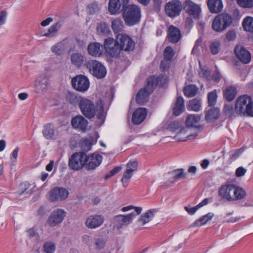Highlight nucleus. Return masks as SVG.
Wrapping results in <instances>:
<instances>
[{
    "label": "nucleus",
    "instance_id": "nucleus-1",
    "mask_svg": "<svg viewBox=\"0 0 253 253\" xmlns=\"http://www.w3.org/2000/svg\"><path fill=\"white\" fill-rule=\"evenodd\" d=\"M78 102L80 110L85 118L91 119L96 115L98 119H101L103 117L104 104L101 101L95 104L92 100L85 97H81Z\"/></svg>",
    "mask_w": 253,
    "mask_h": 253
},
{
    "label": "nucleus",
    "instance_id": "nucleus-2",
    "mask_svg": "<svg viewBox=\"0 0 253 253\" xmlns=\"http://www.w3.org/2000/svg\"><path fill=\"white\" fill-rule=\"evenodd\" d=\"M123 18L126 25L132 26L140 22L141 9L135 4L127 5L124 10Z\"/></svg>",
    "mask_w": 253,
    "mask_h": 253
},
{
    "label": "nucleus",
    "instance_id": "nucleus-3",
    "mask_svg": "<svg viewBox=\"0 0 253 253\" xmlns=\"http://www.w3.org/2000/svg\"><path fill=\"white\" fill-rule=\"evenodd\" d=\"M232 23V17L226 13L218 14L213 19L212 23V29L217 32L224 31Z\"/></svg>",
    "mask_w": 253,
    "mask_h": 253
},
{
    "label": "nucleus",
    "instance_id": "nucleus-4",
    "mask_svg": "<svg viewBox=\"0 0 253 253\" xmlns=\"http://www.w3.org/2000/svg\"><path fill=\"white\" fill-rule=\"evenodd\" d=\"M85 66L89 72L97 79H102L106 75V69L104 66L96 60L88 61Z\"/></svg>",
    "mask_w": 253,
    "mask_h": 253
},
{
    "label": "nucleus",
    "instance_id": "nucleus-5",
    "mask_svg": "<svg viewBox=\"0 0 253 253\" xmlns=\"http://www.w3.org/2000/svg\"><path fill=\"white\" fill-rule=\"evenodd\" d=\"M86 154L83 152L74 153L69 160V167L74 170H79L84 168Z\"/></svg>",
    "mask_w": 253,
    "mask_h": 253
},
{
    "label": "nucleus",
    "instance_id": "nucleus-6",
    "mask_svg": "<svg viewBox=\"0 0 253 253\" xmlns=\"http://www.w3.org/2000/svg\"><path fill=\"white\" fill-rule=\"evenodd\" d=\"M252 98L248 95H240L238 97L235 105L236 113L241 116H245L249 106L252 101Z\"/></svg>",
    "mask_w": 253,
    "mask_h": 253
},
{
    "label": "nucleus",
    "instance_id": "nucleus-7",
    "mask_svg": "<svg viewBox=\"0 0 253 253\" xmlns=\"http://www.w3.org/2000/svg\"><path fill=\"white\" fill-rule=\"evenodd\" d=\"M104 48L107 53L112 57H117L120 55L121 49L117 39L116 40L112 38L105 39Z\"/></svg>",
    "mask_w": 253,
    "mask_h": 253
},
{
    "label": "nucleus",
    "instance_id": "nucleus-8",
    "mask_svg": "<svg viewBox=\"0 0 253 253\" xmlns=\"http://www.w3.org/2000/svg\"><path fill=\"white\" fill-rule=\"evenodd\" d=\"M116 39L119 43L121 50L126 51L132 50L135 46V42L132 39L125 34H118Z\"/></svg>",
    "mask_w": 253,
    "mask_h": 253
},
{
    "label": "nucleus",
    "instance_id": "nucleus-9",
    "mask_svg": "<svg viewBox=\"0 0 253 253\" xmlns=\"http://www.w3.org/2000/svg\"><path fill=\"white\" fill-rule=\"evenodd\" d=\"M152 78H148L147 80V84L143 88H141L136 96V101L140 104L143 105L147 102L149 95L154 91V87L150 85V83Z\"/></svg>",
    "mask_w": 253,
    "mask_h": 253
},
{
    "label": "nucleus",
    "instance_id": "nucleus-10",
    "mask_svg": "<svg viewBox=\"0 0 253 253\" xmlns=\"http://www.w3.org/2000/svg\"><path fill=\"white\" fill-rule=\"evenodd\" d=\"M72 85L74 89L84 92L87 90L89 86V82L84 76L80 75L74 77L71 81Z\"/></svg>",
    "mask_w": 253,
    "mask_h": 253
},
{
    "label": "nucleus",
    "instance_id": "nucleus-11",
    "mask_svg": "<svg viewBox=\"0 0 253 253\" xmlns=\"http://www.w3.org/2000/svg\"><path fill=\"white\" fill-rule=\"evenodd\" d=\"M182 10L181 2L178 0H173L168 3L165 6V11L170 17L174 18L178 16Z\"/></svg>",
    "mask_w": 253,
    "mask_h": 253
},
{
    "label": "nucleus",
    "instance_id": "nucleus-12",
    "mask_svg": "<svg viewBox=\"0 0 253 253\" xmlns=\"http://www.w3.org/2000/svg\"><path fill=\"white\" fill-rule=\"evenodd\" d=\"M68 191L63 187H55L49 192V199L51 202L65 200L68 196Z\"/></svg>",
    "mask_w": 253,
    "mask_h": 253
},
{
    "label": "nucleus",
    "instance_id": "nucleus-13",
    "mask_svg": "<svg viewBox=\"0 0 253 253\" xmlns=\"http://www.w3.org/2000/svg\"><path fill=\"white\" fill-rule=\"evenodd\" d=\"M183 8L187 13L194 19H198L201 12L200 5L191 0H185L183 4Z\"/></svg>",
    "mask_w": 253,
    "mask_h": 253
},
{
    "label": "nucleus",
    "instance_id": "nucleus-14",
    "mask_svg": "<svg viewBox=\"0 0 253 253\" xmlns=\"http://www.w3.org/2000/svg\"><path fill=\"white\" fill-rule=\"evenodd\" d=\"M66 212L62 209L54 210L48 218L47 222L51 227H54L61 223L66 216Z\"/></svg>",
    "mask_w": 253,
    "mask_h": 253
},
{
    "label": "nucleus",
    "instance_id": "nucleus-15",
    "mask_svg": "<svg viewBox=\"0 0 253 253\" xmlns=\"http://www.w3.org/2000/svg\"><path fill=\"white\" fill-rule=\"evenodd\" d=\"M234 53L238 60L243 64H248L251 60V54L244 46L237 45L234 48Z\"/></svg>",
    "mask_w": 253,
    "mask_h": 253
},
{
    "label": "nucleus",
    "instance_id": "nucleus-16",
    "mask_svg": "<svg viewBox=\"0 0 253 253\" xmlns=\"http://www.w3.org/2000/svg\"><path fill=\"white\" fill-rule=\"evenodd\" d=\"M128 0H110L108 10L111 14L120 13L127 6Z\"/></svg>",
    "mask_w": 253,
    "mask_h": 253
},
{
    "label": "nucleus",
    "instance_id": "nucleus-17",
    "mask_svg": "<svg viewBox=\"0 0 253 253\" xmlns=\"http://www.w3.org/2000/svg\"><path fill=\"white\" fill-rule=\"evenodd\" d=\"M102 157L99 154H93L90 155L86 154L84 168L87 170L95 169L101 164Z\"/></svg>",
    "mask_w": 253,
    "mask_h": 253
},
{
    "label": "nucleus",
    "instance_id": "nucleus-18",
    "mask_svg": "<svg viewBox=\"0 0 253 253\" xmlns=\"http://www.w3.org/2000/svg\"><path fill=\"white\" fill-rule=\"evenodd\" d=\"M104 221V217L102 215L93 214L87 217L85 225L88 228L93 229L100 227Z\"/></svg>",
    "mask_w": 253,
    "mask_h": 253
},
{
    "label": "nucleus",
    "instance_id": "nucleus-19",
    "mask_svg": "<svg viewBox=\"0 0 253 253\" xmlns=\"http://www.w3.org/2000/svg\"><path fill=\"white\" fill-rule=\"evenodd\" d=\"M134 216L135 213L134 212L126 215H118L115 217L114 219L115 226L118 229L122 228L124 226H126L131 222Z\"/></svg>",
    "mask_w": 253,
    "mask_h": 253
},
{
    "label": "nucleus",
    "instance_id": "nucleus-20",
    "mask_svg": "<svg viewBox=\"0 0 253 253\" xmlns=\"http://www.w3.org/2000/svg\"><path fill=\"white\" fill-rule=\"evenodd\" d=\"M234 188V184H233L222 185L218 189V195L222 199L225 200L229 202H232L233 196L231 195V192H233Z\"/></svg>",
    "mask_w": 253,
    "mask_h": 253
},
{
    "label": "nucleus",
    "instance_id": "nucleus-21",
    "mask_svg": "<svg viewBox=\"0 0 253 253\" xmlns=\"http://www.w3.org/2000/svg\"><path fill=\"white\" fill-rule=\"evenodd\" d=\"M71 123L73 128L83 132L86 130L88 124L87 120L81 115L73 117Z\"/></svg>",
    "mask_w": 253,
    "mask_h": 253
},
{
    "label": "nucleus",
    "instance_id": "nucleus-22",
    "mask_svg": "<svg viewBox=\"0 0 253 253\" xmlns=\"http://www.w3.org/2000/svg\"><path fill=\"white\" fill-rule=\"evenodd\" d=\"M168 40L173 43L178 42L181 38V32L179 28L173 25L169 26L168 30Z\"/></svg>",
    "mask_w": 253,
    "mask_h": 253
},
{
    "label": "nucleus",
    "instance_id": "nucleus-23",
    "mask_svg": "<svg viewBox=\"0 0 253 253\" xmlns=\"http://www.w3.org/2000/svg\"><path fill=\"white\" fill-rule=\"evenodd\" d=\"M188 127L182 128L175 135L174 138L178 141H185L187 140H191L195 138L199 134V131L187 135Z\"/></svg>",
    "mask_w": 253,
    "mask_h": 253
},
{
    "label": "nucleus",
    "instance_id": "nucleus-24",
    "mask_svg": "<svg viewBox=\"0 0 253 253\" xmlns=\"http://www.w3.org/2000/svg\"><path fill=\"white\" fill-rule=\"evenodd\" d=\"M48 87V79L45 77H40L36 81L34 88L37 93L45 92Z\"/></svg>",
    "mask_w": 253,
    "mask_h": 253
},
{
    "label": "nucleus",
    "instance_id": "nucleus-25",
    "mask_svg": "<svg viewBox=\"0 0 253 253\" xmlns=\"http://www.w3.org/2000/svg\"><path fill=\"white\" fill-rule=\"evenodd\" d=\"M147 115V111L145 108H139L134 111L132 118L134 124L139 125L145 119Z\"/></svg>",
    "mask_w": 253,
    "mask_h": 253
},
{
    "label": "nucleus",
    "instance_id": "nucleus-26",
    "mask_svg": "<svg viewBox=\"0 0 253 253\" xmlns=\"http://www.w3.org/2000/svg\"><path fill=\"white\" fill-rule=\"evenodd\" d=\"M87 51L89 55L99 57L102 53V45L99 42H92L88 45Z\"/></svg>",
    "mask_w": 253,
    "mask_h": 253
},
{
    "label": "nucleus",
    "instance_id": "nucleus-27",
    "mask_svg": "<svg viewBox=\"0 0 253 253\" xmlns=\"http://www.w3.org/2000/svg\"><path fill=\"white\" fill-rule=\"evenodd\" d=\"M207 4L209 10L213 13L220 12L223 8L221 0H208Z\"/></svg>",
    "mask_w": 253,
    "mask_h": 253
},
{
    "label": "nucleus",
    "instance_id": "nucleus-28",
    "mask_svg": "<svg viewBox=\"0 0 253 253\" xmlns=\"http://www.w3.org/2000/svg\"><path fill=\"white\" fill-rule=\"evenodd\" d=\"M148 78H152L150 85L151 86L154 87V90L157 85H159L161 87L164 86L168 82L167 78L164 76H159L158 77L152 76Z\"/></svg>",
    "mask_w": 253,
    "mask_h": 253
},
{
    "label": "nucleus",
    "instance_id": "nucleus-29",
    "mask_svg": "<svg viewBox=\"0 0 253 253\" xmlns=\"http://www.w3.org/2000/svg\"><path fill=\"white\" fill-rule=\"evenodd\" d=\"M201 119V117L198 115L192 114L187 116L186 121L185 125L187 127H199L198 125L199 122Z\"/></svg>",
    "mask_w": 253,
    "mask_h": 253
},
{
    "label": "nucleus",
    "instance_id": "nucleus-30",
    "mask_svg": "<svg viewBox=\"0 0 253 253\" xmlns=\"http://www.w3.org/2000/svg\"><path fill=\"white\" fill-rule=\"evenodd\" d=\"M184 99L182 97L179 96L177 98L173 109V113L174 116H178L184 111Z\"/></svg>",
    "mask_w": 253,
    "mask_h": 253
},
{
    "label": "nucleus",
    "instance_id": "nucleus-31",
    "mask_svg": "<svg viewBox=\"0 0 253 253\" xmlns=\"http://www.w3.org/2000/svg\"><path fill=\"white\" fill-rule=\"evenodd\" d=\"M237 93V88L233 85L228 86L224 91V97L228 101H232Z\"/></svg>",
    "mask_w": 253,
    "mask_h": 253
},
{
    "label": "nucleus",
    "instance_id": "nucleus-32",
    "mask_svg": "<svg viewBox=\"0 0 253 253\" xmlns=\"http://www.w3.org/2000/svg\"><path fill=\"white\" fill-rule=\"evenodd\" d=\"M156 212V211L155 209L148 210L140 216L138 220L139 222L142 223L143 225L148 223L154 218Z\"/></svg>",
    "mask_w": 253,
    "mask_h": 253
},
{
    "label": "nucleus",
    "instance_id": "nucleus-33",
    "mask_svg": "<svg viewBox=\"0 0 253 253\" xmlns=\"http://www.w3.org/2000/svg\"><path fill=\"white\" fill-rule=\"evenodd\" d=\"M214 216V214L212 212H209L206 215H203L198 219L194 221L192 224V227H199L206 224Z\"/></svg>",
    "mask_w": 253,
    "mask_h": 253
},
{
    "label": "nucleus",
    "instance_id": "nucleus-34",
    "mask_svg": "<svg viewBox=\"0 0 253 253\" xmlns=\"http://www.w3.org/2000/svg\"><path fill=\"white\" fill-rule=\"evenodd\" d=\"M233 192V201L242 200L246 196V191L242 188L235 184Z\"/></svg>",
    "mask_w": 253,
    "mask_h": 253
},
{
    "label": "nucleus",
    "instance_id": "nucleus-35",
    "mask_svg": "<svg viewBox=\"0 0 253 253\" xmlns=\"http://www.w3.org/2000/svg\"><path fill=\"white\" fill-rule=\"evenodd\" d=\"M205 119L207 122H211L216 120L219 116V110L217 108L211 109L205 111Z\"/></svg>",
    "mask_w": 253,
    "mask_h": 253
},
{
    "label": "nucleus",
    "instance_id": "nucleus-36",
    "mask_svg": "<svg viewBox=\"0 0 253 253\" xmlns=\"http://www.w3.org/2000/svg\"><path fill=\"white\" fill-rule=\"evenodd\" d=\"M42 134L44 137L47 139L54 138L55 137V133L53 125L51 124L45 125L42 130Z\"/></svg>",
    "mask_w": 253,
    "mask_h": 253
},
{
    "label": "nucleus",
    "instance_id": "nucleus-37",
    "mask_svg": "<svg viewBox=\"0 0 253 253\" xmlns=\"http://www.w3.org/2000/svg\"><path fill=\"white\" fill-rule=\"evenodd\" d=\"M71 60L74 65L81 67L84 62V58L83 55L79 53H73L71 56Z\"/></svg>",
    "mask_w": 253,
    "mask_h": 253
},
{
    "label": "nucleus",
    "instance_id": "nucleus-38",
    "mask_svg": "<svg viewBox=\"0 0 253 253\" xmlns=\"http://www.w3.org/2000/svg\"><path fill=\"white\" fill-rule=\"evenodd\" d=\"M198 90V88L196 85L190 84L184 87L183 92L185 96L188 97H192L197 94Z\"/></svg>",
    "mask_w": 253,
    "mask_h": 253
},
{
    "label": "nucleus",
    "instance_id": "nucleus-39",
    "mask_svg": "<svg viewBox=\"0 0 253 253\" xmlns=\"http://www.w3.org/2000/svg\"><path fill=\"white\" fill-rule=\"evenodd\" d=\"M201 107V100L194 98L190 100L188 102L187 109L188 110H191L195 112L199 111Z\"/></svg>",
    "mask_w": 253,
    "mask_h": 253
},
{
    "label": "nucleus",
    "instance_id": "nucleus-40",
    "mask_svg": "<svg viewBox=\"0 0 253 253\" xmlns=\"http://www.w3.org/2000/svg\"><path fill=\"white\" fill-rule=\"evenodd\" d=\"M65 49V43L60 42L53 45L51 48V51L56 55H60L64 52Z\"/></svg>",
    "mask_w": 253,
    "mask_h": 253
},
{
    "label": "nucleus",
    "instance_id": "nucleus-41",
    "mask_svg": "<svg viewBox=\"0 0 253 253\" xmlns=\"http://www.w3.org/2000/svg\"><path fill=\"white\" fill-rule=\"evenodd\" d=\"M124 28L123 21L120 18H116L112 21V28L115 33L121 32Z\"/></svg>",
    "mask_w": 253,
    "mask_h": 253
},
{
    "label": "nucleus",
    "instance_id": "nucleus-42",
    "mask_svg": "<svg viewBox=\"0 0 253 253\" xmlns=\"http://www.w3.org/2000/svg\"><path fill=\"white\" fill-rule=\"evenodd\" d=\"M244 30L253 33V18L252 17H246L242 23Z\"/></svg>",
    "mask_w": 253,
    "mask_h": 253
},
{
    "label": "nucleus",
    "instance_id": "nucleus-43",
    "mask_svg": "<svg viewBox=\"0 0 253 253\" xmlns=\"http://www.w3.org/2000/svg\"><path fill=\"white\" fill-rule=\"evenodd\" d=\"M60 27V25L58 23L52 25L48 30L47 32L43 35L45 37H52L55 35Z\"/></svg>",
    "mask_w": 253,
    "mask_h": 253
},
{
    "label": "nucleus",
    "instance_id": "nucleus-44",
    "mask_svg": "<svg viewBox=\"0 0 253 253\" xmlns=\"http://www.w3.org/2000/svg\"><path fill=\"white\" fill-rule=\"evenodd\" d=\"M170 174L172 179L174 180L185 178L186 176V173L184 172V170L182 169H175L172 171Z\"/></svg>",
    "mask_w": 253,
    "mask_h": 253
},
{
    "label": "nucleus",
    "instance_id": "nucleus-45",
    "mask_svg": "<svg viewBox=\"0 0 253 253\" xmlns=\"http://www.w3.org/2000/svg\"><path fill=\"white\" fill-rule=\"evenodd\" d=\"M217 95L216 90L209 92L208 94V103L210 106H214L217 100Z\"/></svg>",
    "mask_w": 253,
    "mask_h": 253
},
{
    "label": "nucleus",
    "instance_id": "nucleus-46",
    "mask_svg": "<svg viewBox=\"0 0 253 253\" xmlns=\"http://www.w3.org/2000/svg\"><path fill=\"white\" fill-rule=\"evenodd\" d=\"M174 55V52L170 46H167L164 52V60L170 61Z\"/></svg>",
    "mask_w": 253,
    "mask_h": 253
},
{
    "label": "nucleus",
    "instance_id": "nucleus-47",
    "mask_svg": "<svg viewBox=\"0 0 253 253\" xmlns=\"http://www.w3.org/2000/svg\"><path fill=\"white\" fill-rule=\"evenodd\" d=\"M133 173L126 170L121 178V182L124 187H126L128 184L129 179L132 176Z\"/></svg>",
    "mask_w": 253,
    "mask_h": 253
},
{
    "label": "nucleus",
    "instance_id": "nucleus-48",
    "mask_svg": "<svg viewBox=\"0 0 253 253\" xmlns=\"http://www.w3.org/2000/svg\"><path fill=\"white\" fill-rule=\"evenodd\" d=\"M97 31L99 33L103 35H107L110 33L109 27L105 23L100 24L97 27Z\"/></svg>",
    "mask_w": 253,
    "mask_h": 253
},
{
    "label": "nucleus",
    "instance_id": "nucleus-49",
    "mask_svg": "<svg viewBox=\"0 0 253 253\" xmlns=\"http://www.w3.org/2000/svg\"><path fill=\"white\" fill-rule=\"evenodd\" d=\"M44 251L46 253H54L55 251V245L51 242H47L43 246Z\"/></svg>",
    "mask_w": 253,
    "mask_h": 253
},
{
    "label": "nucleus",
    "instance_id": "nucleus-50",
    "mask_svg": "<svg viewBox=\"0 0 253 253\" xmlns=\"http://www.w3.org/2000/svg\"><path fill=\"white\" fill-rule=\"evenodd\" d=\"M237 3L241 7L247 8L253 7V0H237Z\"/></svg>",
    "mask_w": 253,
    "mask_h": 253
},
{
    "label": "nucleus",
    "instance_id": "nucleus-51",
    "mask_svg": "<svg viewBox=\"0 0 253 253\" xmlns=\"http://www.w3.org/2000/svg\"><path fill=\"white\" fill-rule=\"evenodd\" d=\"M220 42L218 41H215L211 42L210 45L211 52L212 54L215 55L218 53L220 49Z\"/></svg>",
    "mask_w": 253,
    "mask_h": 253
},
{
    "label": "nucleus",
    "instance_id": "nucleus-52",
    "mask_svg": "<svg viewBox=\"0 0 253 253\" xmlns=\"http://www.w3.org/2000/svg\"><path fill=\"white\" fill-rule=\"evenodd\" d=\"M244 150L242 148L238 149L235 150L231 151L230 153V159L231 161H235L243 153Z\"/></svg>",
    "mask_w": 253,
    "mask_h": 253
},
{
    "label": "nucleus",
    "instance_id": "nucleus-53",
    "mask_svg": "<svg viewBox=\"0 0 253 253\" xmlns=\"http://www.w3.org/2000/svg\"><path fill=\"white\" fill-rule=\"evenodd\" d=\"M138 165V163L136 161H129L126 165V170L133 173L137 169Z\"/></svg>",
    "mask_w": 253,
    "mask_h": 253
},
{
    "label": "nucleus",
    "instance_id": "nucleus-54",
    "mask_svg": "<svg viewBox=\"0 0 253 253\" xmlns=\"http://www.w3.org/2000/svg\"><path fill=\"white\" fill-rule=\"evenodd\" d=\"M92 144L89 140L88 139H83L82 143V148L83 150L85 151H88L90 150Z\"/></svg>",
    "mask_w": 253,
    "mask_h": 253
},
{
    "label": "nucleus",
    "instance_id": "nucleus-55",
    "mask_svg": "<svg viewBox=\"0 0 253 253\" xmlns=\"http://www.w3.org/2000/svg\"><path fill=\"white\" fill-rule=\"evenodd\" d=\"M236 32L234 30H229L226 34V38L228 41H234L236 38Z\"/></svg>",
    "mask_w": 253,
    "mask_h": 253
},
{
    "label": "nucleus",
    "instance_id": "nucleus-56",
    "mask_svg": "<svg viewBox=\"0 0 253 253\" xmlns=\"http://www.w3.org/2000/svg\"><path fill=\"white\" fill-rule=\"evenodd\" d=\"M122 169V167L120 166L115 167L110 171L106 174L105 178L108 179L111 176L114 175L116 173H118Z\"/></svg>",
    "mask_w": 253,
    "mask_h": 253
},
{
    "label": "nucleus",
    "instance_id": "nucleus-57",
    "mask_svg": "<svg viewBox=\"0 0 253 253\" xmlns=\"http://www.w3.org/2000/svg\"><path fill=\"white\" fill-rule=\"evenodd\" d=\"M18 152H19V148L18 147H16L12 152L11 155V157H10V159H11V161L12 162V163H13V165H15V163L16 162V160H17V157H18Z\"/></svg>",
    "mask_w": 253,
    "mask_h": 253
},
{
    "label": "nucleus",
    "instance_id": "nucleus-58",
    "mask_svg": "<svg viewBox=\"0 0 253 253\" xmlns=\"http://www.w3.org/2000/svg\"><path fill=\"white\" fill-rule=\"evenodd\" d=\"M247 171V169L243 167H239L236 170L235 175L237 177H241L244 175Z\"/></svg>",
    "mask_w": 253,
    "mask_h": 253
},
{
    "label": "nucleus",
    "instance_id": "nucleus-59",
    "mask_svg": "<svg viewBox=\"0 0 253 253\" xmlns=\"http://www.w3.org/2000/svg\"><path fill=\"white\" fill-rule=\"evenodd\" d=\"M106 244V242L102 239H97L95 241V245L98 249L103 248Z\"/></svg>",
    "mask_w": 253,
    "mask_h": 253
},
{
    "label": "nucleus",
    "instance_id": "nucleus-60",
    "mask_svg": "<svg viewBox=\"0 0 253 253\" xmlns=\"http://www.w3.org/2000/svg\"><path fill=\"white\" fill-rule=\"evenodd\" d=\"M185 211L190 215H193L196 212V211L199 209V208H198V205L195 206V207H192V208H190V207H185L184 208Z\"/></svg>",
    "mask_w": 253,
    "mask_h": 253
},
{
    "label": "nucleus",
    "instance_id": "nucleus-61",
    "mask_svg": "<svg viewBox=\"0 0 253 253\" xmlns=\"http://www.w3.org/2000/svg\"><path fill=\"white\" fill-rule=\"evenodd\" d=\"M248 109H247L246 116L251 117H253V100H252L251 103L250 105L248 106Z\"/></svg>",
    "mask_w": 253,
    "mask_h": 253
},
{
    "label": "nucleus",
    "instance_id": "nucleus-62",
    "mask_svg": "<svg viewBox=\"0 0 253 253\" xmlns=\"http://www.w3.org/2000/svg\"><path fill=\"white\" fill-rule=\"evenodd\" d=\"M224 110L226 114H231L233 111V106L229 105H225L224 107Z\"/></svg>",
    "mask_w": 253,
    "mask_h": 253
},
{
    "label": "nucleus",
    "instance_id": "nucleus-63",
    "mask_svg": "<svg viewBox=\"0 0 253 253\" xmlns=\"http://www.w3.org/2000/svg\"><path fill=\"white\" fill-rule=\"evenodd\" d=\"M167 62H168V61L164 59V60H163L161 63L160 68L164 70L168 69L169 67V64H168Z\"/></svg>",
    "mask_w": 253,
    "mask_h": 253
},
{
    "label": "nucleus",
    "instance_id": "nucleus-64",
    "mask_svg": "<svg viewBox=\"0 0 253 253\" xmlns=\"http://www.w3.org/2000/svg\"><path fill=\"white\" fill-rule=\"evenodd\" d=\"M212 78L214 81L219 82L221 79V76L218 72H215L212 74Z\"/></svg>",
    "mask_w": 253,
    "mask_h": 253
}]
</instances>
